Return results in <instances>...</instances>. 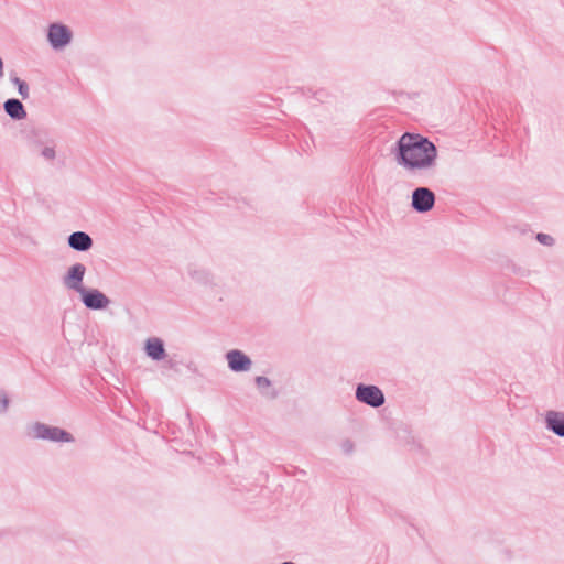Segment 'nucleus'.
<instances>
[{
    "label": "nucleus",
    "mask_w": 564,
    "mask_h": 564,
    "mask_svg": "<svg viewBox=\"0 0 564 564\" xmlns=\"http://www.w3.org/2000/svg\"><path fill=\"white\" fill-rule=\"evenodd\" d=\"M394 160L411 174L432 171L436 166L437 149L427 138L406 132L397 142Z\"/></svg>",
    "instance_id": "nucleus-1"
},
{
    "label": "nucleus",
    "mask_w": 564,
    "mask_h": 564,
    "mask_svg": "<svg viewBox=\"0 0 564 564\" xmlns=\"http://www.w3.org/2000/svg\"><path fill=\"white\" fill-rule=\"evenodd\" d=\"M29 434L36 440L65 443L74 442L73 435L67 431L56 426H50L41 422L33 423L30 426Z\"/></svg>",
    "instance_id": "nucleus-2"
},
{
    "label": "nucleus",
    "mask_w": 564,
    "mask_h": 564,
    "mask_svg": "<svg viewBox=\"0 0 564 564\" xmlns=\"http://www.w3.org/2000/svg\"><path fill=\"white\" fill-rule=\"evenodd\" d=\"M73 39L70 29L62 23H52L47 30V41L54 50H62L67 46Z\"/></svg>",
    "instance_id": "nucleus-3"
},
{
    "label": "nucleus",
    "mask_w": 564,
    "mask_h": 564,
    "mask_svg": "<svg viewBox=\"0 0 564 564\" xmlns=\"http://www.w3.org/2000/svg\"><path fill=\"white\" fill-rule=\"evenodd\" d=\"M356 399L372 408L381 406L384 403V395L376 386L358 384Z\"/></svg>",
    "instance_id": "nucleus-4"
},
{
    "label": "nucleus",
    "mask_w": 564,
    "mask_h": 564,
    "mask_svg": "<svg viewBox=\"0 0 564 564\" xmlns=\"http://www.w3.org/2000/svg\"><path fill=\"white\" fill-rule=\"evenodd\" d=\"M86 274V267L83 263H75L68 268L66 274L63 278V284L68 290H73L77 293L84 291L83 280Z\"/></svg>",
    "instance_id": "nucleus-5"
},
{
    "label": "nucleus",
    "mask_w": 564,
    "mask_h": 564,
    "mask_svg": "<svg viewBox=\"0 0 564 564\" xmlns=\"http://www.w3.org/2000/svg\"><path fill=\"white\" fill-rule=\"evenodd\" d=\"M435 195L427 187H417L412 193V208L417 213H426L433 208Z\"/></svg>",
    "instance_id": "nucleus-6"
},
{
    "label": "nucleus",
    "mask_w": 564,
    "mask_h": 564,
    "mask_svg": "<svg viewBox=\"0 0 564 564\" xmlns=\"http://www.w3.org/2000/svg\"><path fill=\"white\" fill-rule=\"evenodd\" d=\"M84 305L89 310H105L110 304V299L97 289H84L80 293Z\"/></svg>",
    "instance_id": "nucleus-7"
},
{
    "label": "nucleus",
    "mask_w": 564,
    "mask_h": 564,
    "mask_svg": "<svg viewBox=\"0 0 564 564\" xmlns=\"http://www.w3.org/2000/svg\"><path fill=\"white\" fill-rule=\"evenodd\" d=\"M228 367L235 372L249 371L252 366L251 359L241 350L232 349L226 354Z\"/></svg>",
    "instance_id": "nucleus-8"
},
{
    "label": "nucleus",
    "mask_w": 564,
    "mask_h": 564,
    "mask_svg": "<svg viewBox=\"0 0 564 564\" xmlns=\"http://www.w3.org/2000/svg\"><path fill=\"white\" fill-rule=\"evenodd\" d=\"M545 427L560 437H564V412L550 410L544 414Z\"/></svg>",
    "instance_id": "nucleus-9"
},
{
    "label": "nucleus",
    "mask_w": 564,
    "mask_h": 564,
    "mask_svg": "<svg viewBox=\"0 0 564 564\" xmlns=\"http://www.w3.org/2000/svg\"><path fill=\"white\" fill-rule=\"evenodd\" d=\"M68 246L76 251H87L93 247L91 237L84 231H75L68 236Z\"/></svg>",
    "instance_id": "nucleus-10"
},
{
    "label": "nucleus",
    "mask_w": 564,
    "mask_h": 564,
    "mask_svg": "<svg viewBox=\"0 0 564 564\" xmlns=\"http://www.w3.org/2000/svg\"><path fill=\"white\" fill-rule=\"evenodd\" d=\"M145 352L153 360H162L166 356L164 344L158 337H151L145 341Z\"/></svg>",
    "instance_id": "nucleus-11"
},
{
    "label": "nucleus",
    "mask_w": 564,
    "mask_h": 564,
    "mask_svg": "<svg viewBox=\"0 0 564 564\" xmlns=\"http://www.w3.org/2000/svg\"><path fill=\"white\" fill-rule=\"evenodd\" d=\"M3 108L7 115L14 120H22L26 118L24 106L19 99H8L4 102Z\"/></svg>",
    "instance_id": "nucleus-12"
},
{
    "label": "nucleus",
    "mask_w": 564,
    "mask_h": 564,
    "mask_svg": "<svg viewBox=\"0 0 564 564\" xmlns=\"http://www.w3.org/2000/svg\"><path fill=\"white\" fill-rule=\"evenodd\" d=\"M12 83L18 87V91L21 95L23 99H26L29 97V86L28 84L20 79L19 77H13Z\"/></svg>",
    "instance_id": "nucleus-13"
},
{
    "label": "nucleus",
    "mask_w": 564,
    "mask_h": 564,
    "mask_svg": "<svg viewBox=\"0 0 564 564\" xmlns=\"http://www.w3.org/2000/svg\"><path fill=\"white\" fill-rule=\"evenodd\" d=\"M41 155L47 161H53L56 158L55 148L53 145L44 147L41 150Z\"/></svg>",
    "instance_id": "nucleus-14"
},
{
    "label": "nucleus",
    "mask_w": 564,
    "mask_h": 564,
    "mask_svg": "<svg viewBox=\"0 0 564 564\" xmlns=\"http://www.w3.org/2000/svg\"><path fill=\"white\" fill-rule=\"evenodd\" d=\"M536 240L544 246H553L554 239L547 234L540 232L536 235Z\"/></svg>",
    "instance_id": "nucleus-15"
},
{
    "label": "nucleus",
    "mask_w": 564,
    "mask_h": 564,
    "mask_svg": "<svg viewBox=\"0 0 564 564\" xmlns=\"http://www.w3.org/2000/svg\"><path fill=\"white\" fill-rule=\"evenodd\" d=\"M254 381H256L257 387L261 390L268 389L271 387V381L267 377L258 376V377H256Z\"/></svg>",
    "instance_id": "nucleus-16"
},
{
    "label": "nucleus",
    "mask_w": 564,
    "mask_h": 564,
    "mask_svg": "<svg viewBox=\"0 0 564 564\" xmlns=\"http://www.w3.org/2000/svg\"><path fill=\"white\" fill-rule=\"evenodd\" d=\"M9 406V398L7 393L0 390V413H4Z\"/></svg>",
    "instance_id": "nucleus-17"
},
{
    "label": "nucleus",
    "mask_w": 564,
    "mask_h": 564,
    "mask_svg": "<svg viewBox=\"0 0 564 564\" xmlns=\"http://www.w3.org/2000/svg\"><path fill=\"white\" fill-rule=\"evenodd\" d=\"M341 448L346 454H350L354 451V443L349 440H346L341 443Z\"/></svg>",
    "instance_id": "nucleus-18"
},
{
    "label": "nucleus",
    "mask_w": 564,
    "mask_h": 564,
    "mask_svg": "<svg viewBox=\"0 0 564 564\" xmlns=\"http://www.w3.org/2000/svg\"><path fill=\"white\" fill-rule=\"evenodd\" d=\"M263 394L265 397H269L271 399H274L276 397V392L275 391H271V392H263Z\"/></svg>",
    "instance_id": "nucleus-19"
}]
</instances>
